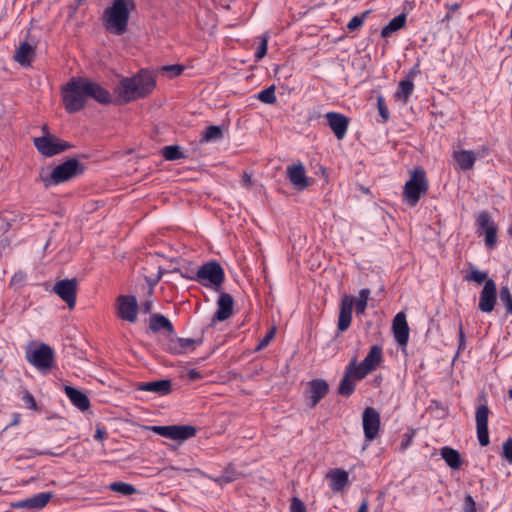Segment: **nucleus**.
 Returning <instances> with one entry per match:
<instances>
[{
  "instance_id": "f257e3e1",
  "label": "nucleus",
  "mask_w": 512,
  "mask_h": 512,
  "mask_svg": "<svg viewBox=\"0 0 512 512\" xmlns=\"http://www.w3.org/2000/svg\"><path fill=\"white\" fill-rule=\"evenodd\" d=\"M156 86L153 74L146 70H140L133 77L122 78L116 87V93L124 103L149 95Z\"/></svg>"
},
{
  "instance_id": "f03ea898",
  "label": "nucleus",
  "mask_w": 512,
  "mask_h": 512,
  "mask_svg": "<svg viewBox=\"0 0 512 512\" xmlns=\"http://www.w3.org/2000/svg\"><path fill=\"white\" fill-rule=\"evenodd\" d=\"M135 9L133 0H113L112 4L104 9L102 24L105 30L116 36L125 34L128 30L130 13Z\"/></svg>"
},
{
  "instance_id": "7ed1b4c3",
  "label": "nucleus",
  "mask_w": 512,
  "mask_h": 512,
  "mask_svg": "<svg viewBox=\"0 0 512 512\" xmlns=\"http://www.w3.org/2000/svg\"><path fill=\"white\" fill-rule=\"evenodd\" d=\"M183 278L195 281L206 288L220 292L225 281V272L220 263L211 260L198 267L192 275H183Z\"/></svg>"
},
{
  "instance_id": "20e7f679",
  "label": "nucleus",
  "mask_w": 512,
  "mask_h": 512,
  "mask_svg": "<svg viewBox=\"0 0 512 512\" xmlns=\"http://www.w3.org/2000/svg\"><path fill=\"white\" fill-rule=\"evenodd\" d=\"M370 294L371 291L368 288H363L359 291L358 299L356 301L351 295H343L338 318V329L340 331L343 332L349 328L352 321L354 303L357 315H363L365 313Z\"/></svg>"
},
{
  "instance_id": "39448f33",
  "label": "nucleus",
  "mask_w": 512,
  "mask_h": 512,
  "mask_svg": "<svg viewBox=\"0 0 512 512\" xmlns=\"http://www.w3.org/2000/svg\"><path fill=\"white\" fill-rule=\"evenodd\" d=\"M87 98L84 77H72L63 87V104L66 111L70 114L82 110L86 105Z\"/></svg>"
},
{
  "instance_id": "423d86ee",
  "label": "nucleus",
  "mask_w": 512,
  "mask_h": 512,
  "mask_svg": "<svg viewBox=\"0 0 512 512\" xmlns=\"http://www.w3.org/2000/svg\"><path fill=\"white\" fill-rule=\"evenodd\" d=\"M85 166L76 158H69L57 165L49 175L41 176L45 188L68 182L84 173Z\"/></svg>"
},
{
  "instance_id": "0eeeda50",
  "label": "nucleus",
  "mask_w": 512,
  "mask_h": 512,
  "mask_svg": "<svg viewBox=\"0 0 512 512\" xmlns=\"http://www.w3.org/2000/svg\"><path fill=\"white\" fill-rule=\"evenodd\" d=\"M429 184L422 168H415L403 189L404 201L411 207L417 205L422 196L428 192Z\"/></svg>"
},
{
  "instance_id": "6e6552de",
  "label": "nucleus",
  "mask_w": 512,
  "mask_h": 512,
  "mask_svg": "<svg viewBox=\"0 0 512 512\" xmlns=\"http://www.w3.org/2000/svg\"><path fill=\"white\" fill-rule=\"evenodd\" d=\"M42 129L46 134L33 139V144L41 155L52 157L73 147L71 143L49 134L47 125H44Z\"/></svg>"
},
{
  "instance_id": "1a4fd4ad",
  "label": "nucleus",
  "mask_w": 512,
  "mask_h": 512,
  "mask_svg": "<svg viewBox=\"0 0 512 512\" xmlns=\"http://www.w3.org/2000/svg\"><path fill=\"white\" fill-rule=\"evenodd\" d=\"M149 429L162 437L181 441L194 437L197 432L191 425L151 426Z\"/></svg>"
},
{
  "instance_id": "9d476101",
  "label": "nucleus",
  "mask_w": 512,
  "mask_h": 512,
  "mask_svg": "<svg viewBox=\"0 0 512 512\" xmlns=\"http://www.w3.org/2000/svg\"><path fill=\"white\" fill-rule=\"evenodd\" d=\"M26 358L29 363L39 370H48L54 363V352L52 348L42 343L31 353H27Z\"/></svg>"
},
{
  "instance_id": "9b49d317",
  "label": "nucleus",
  "mask_w": 512,
  "mask_h": 512,
  "mask_svg": "<svg viewBox=\"0 0 512 512\" xmlns=\"http://www.w3.org/2000/svg\"><path fill=\"white\" fill-rule=\"evenodd\" d=\"M383 358L382 348L378 345H373L363 361L358 364L357 358L355 359L354 369L357 371L359 377L365 378L369 373L374 371L381 363Z\"/></svg>"
},
{
  "instance_id": "f8f14e48",
  "label": "nucleus",
  "mask_w": 512,
  "mask_h": 512,
  "mask_svg": "<svg viewBox=\"0 0 512 512\" xmlns=\"http://www.w3.org/2000/svg\"><path fill=\"white\" fill-rule=\"evenodd\" d=\"M139 305L135 296L121 295L117 300L118 317L124 321L134 323L137 320Z\"/></svg>"
},
{
  "instance_id": "ddd939ff",
  "label": "nucleus",
  "mask_w": 512,
  "mask_h": 512,
  "mask_svg": "<svg viewBox=\"0 0 512 512\" xmlns=\"http://www.w3.org/2000/svg\"><path fill=\"white\" fill-rule=\"evenodd\" d=\"M203 338H180L176 337L175 333L166 339V350L171 354L179 355L188 351H193L197 345L202 344Z\"/></svg>"
},
{
  "instance_id": "4468645a",
  "label": "nucleus",
  "mask_w": 512,
  "mask_h": 512,
  "mask_svg": "<svg viewBox=\"0 0 512 512\" xmlns=\"http://www.w3.org/2000/svg\"><path fill=\"white\" fill-rule=\"evenodd\" d=\"M77 285V280L73 278L60 280L53 287L55 294L66 302L70 309L76 304Z\"/></svg>"
},
{
  "instance_id": "2eb2a0df",
  "label": "nucleus",
  "mask_w": 512,
  "mask_h": 512,
  "mask_svg": "<svg viewBox=\"0 0 512 512\" xmlns=\"http://www.w3.org/2000/svg\"><path fill=\"white\" fill-rule=\"evenodd\" d=\"M496 301V283L493 279H488L480 292L478 309L483 313H490L494 310Z\"/></svg>"
},
{
  "instance_id": "dca6fc26",
  "label": "nucleus",
  "mask_w": 512,
  "mask_h": 512,
  "mask_svg": "<svg viewBox=\"0 0 512 512\" xmlns=\"http://www.w3.org/2000/svg\"><path fill=\"white\" fill-rule=\"evenodd\" d=\"M489 409L486 404H481L475 412L477 437L481 446H487L490 442L488 431Z\"/></svg>"
},
{
  "instance_id": "f3484780",
  "label": "nucleus",
  "mask_w": 512,
  "mask_h": 512,
  "mask_svg": "<svg viewBox=\"0 0 512 512\" xmlns=\"http://www.w3.org/2000/svg\"><path fill=\"white\" fill-rule=\"evenodd\" d=\"M488 153L489 150L485 146H483L481 150L477 152L472 150H460L454 152V160L456 161L460 170L467 171L474 167L477 158H482L488 155Z\"/></svg>"
},
{
  "instance_id": "a211bd4d",
  "label": "nucleus",
  "mask_w": 512,
  "mask_h": 512,
  "mask_svg": "<svg viewBox=\"0 0 512 512\" xmlns=\"http://www.w3.org/2000/svg\"><path fill=\"white\" fill-rule=\"evenodd\" d=\"M365 439L372 441L376 438L380 427V415L373 407H367L362 415Z\"/></svg>"
},
{
  "instance_id": "6ab92c4d",
  "label": "nucleus",
  "mask_w": 512,
  "mask_h": 512,
  "mask_svg": "<svg viewBox=\"0 0 512 512\" xmlns=\"http://www.w3.org/2000/svg\"><path fill=\"white\" fill-rule=\"evenodd\" d=\"M409 326L404 312L396 314L392 321V332L399 346H406L409 340Z\"/></svg>"
},
{
  "instance_id": "aec40b11",
  "label": "nucleus",
  "mask_w": 512,
  "mask_h": 512,
  "mask_svg": "<svg viewBox=\"0 0 512 512\" xmlns=\"http://www.w3.org/2000/svg\"><path fill=\"white\" fill-rule=\"evenodd\" d=\"M287 177L291 184L299 191L311 185V179L306 176L303 164H293L287 167Z\"/></svg>"
},
{
  "instance_id": "412c9836",
  "label": "nucleus",
  "mask_w": 512,
  "mask_h": 512,
  "mask_svg": "<svg viewBox=\"0 0 512 512\" xmlns=\"http://www.w3.org/2000/svg\"><path fill=\"white\" fill-rule=\"evenodd\" d=\"M325 118L327 119L328 126L333 131L335 137L338 140H342L348 130L349 118L338 112H328L326 113Z\"/></svg>"
},
{
  "instance_id": "4be33fe9",
  "label": "nucleus",
  "mask_w": 512,
  "mask_h": 512,
  "mask_svg": "<svg viewBox=\"0 0 512 512\" xmlns=\"http://www.w3.org/2000/svg\"><path fill=\"white\" fill-rule=\"evenodd\" d=\"M53 498L52 492H41L13 504L14 508H25L32 511H38L44 508Z\"/></svg>"
},
{
  "instance_id": "5701e85b",
  "label": "nucleus",
  "mask_w": 512,
  "mask_h": 512,
  "mask_svg": "<svg viewBox=\"0 0 512 512\" xmlns=\"http://www.w3.org/2000/svg\"><path fill=\"white\" fill-rule=\"evenodd\" d=\"M355 359H352L346 367L345 374L340 381L338 387V394L344 397H349L355 390V383L352 378L356 380H362L363 377H359L357 371L354 369Z\"/></svg>"
},
{
  "instance_id": "b1692460",
  "label": "nucleus",
  "mask_w": 512,
  "mask_h": 512,
  "mask_svg": "<svg viewBox=\"0 0 512 512\" xmlns=\"http://www.w3.org/2000/svg\"><path fill=\"white\" fill-rule=\"evenodd\" d=\"M219 293L217 311L212 318V325L217 321L222 322L227 320L233 314V297L225 292L220 291Z\"/></svg>"
},
{
  "instance_id": "393cba45",
  "label": "nucleus",
  "mask_w": 512,
  "mask_h": 512,
  "mask_svg": "<svg viewBox=\"0 0 512 512\" xmlns=\"http://www.w3.org/2000/svg\"><path fill=\"white\" fill-rule=\"evenodd\" d=\"M137 390L154 393L159 396H165L171 393L172 382L170 379H160L151 382H141L138 384Z\"/></svg>"
},
{
  "instance_id": "a878e982",
  "label": "nucleus",
  "mask_w": 512,
  "mask_h": 512,
  "mask_svg": "<svg viewBox=\"0 0 512 512\" xmlns=\"http://www.w3.org/2000/svg\"><path fill=\"white\" fill-rule=\"evenodd\" d=\"M311 408H314L329 391L328 383L323 379H313L308 383Z\"/></svg>"
},
{
  "instance_id": "bb28decb",
  "label": "nucleus",
  "mask_w": 512,
  "mask_h": 512,
  "mask_svg": "<svg viewBox=\"0 0 512 512\" xmlns=\"http://www.w3.org/2000/svg\"><path fill=\"white\" fill-rule=\"evenodd\" d=\"M85 92L88 98H92L100 104H110L111 95L101 85L85 78Z\"/></svg>"
},
{
  "instance_id": "cd10ccee",
  "label": "nucleus",
  "mask_w": 512,
  "mask_h": 512,
  "mask_svg": "<svg viewBox=\"0 0 512 512\" xmlns=\"http://www.w3.org/2000/svg\"><path fill=\"white\" fill-rule=\"evenodd\" d=\"M35 53V46L29 44L27 41H23L16 49L13 59L22 67L26 68L31 66V62L35 57Z\"/></svg>"
},
{
  "instance_id": "c85d7f7f",
  "label": "nucleus",
  "mask_w": 512,
  "mask_h": 512,
  "mask_svg": "<svg viewBox=\"0 0 512 512\" xmlns=\"http://www.w3.org/2000/svg\"><path fill=\"white\" fill-rule=\"evenodd\" d=\"M64 391L71 403L80 411L84 412L90 408V401L84 392L72 386H65Z\"/></svg>"
},
{
  "instance_id": "c756f323",
  "label": "nucleus",
  "mask_w": 512,
  "mask_h": 512,
  "mask_svg": "<svg viewBox=\"0 0 512 512\" xmlns=\"http://www.w3.org/2000/svg\"><path fill=\"white\" fill-rule=\"evenodd\" d=\"M326 477L330 479L329 486L334 492L342 491L349 483L348 472L340 468L330 470Z\"/></svg>"
},
{
  "instance_id": "7c9ffc66",
  "label": "nucleus",
  "mask_w": 512,
  "mask_h": 512,
  "mask_svg": "<svg viewBox=\"0 0 512 512\" xmlns=\"http://www.w3.org/2000/svg\"><path fill=\"white\" fill-rule=\"evenodd\" d=\"M149 328L154 333L165 330L168 333V337L173 335L175 332L172 322L167 317L159 313H155L150 316Z\"/></svg>"
},
{
  "instance_id": "2f4dec72",
  "label": "nucleus",
  "mask_w": 512,
  "mask_h": 512,
  "mask_svg": "<svg viewBox=\"0 0 512 512\" xmlns=\"http://www.w3.org/2000/svg\"><path fill=\"white\" fill-rule=\"evenodd\" d=\"M202 475L204 477L212 480L213 482H215L219 486H224L226 484L232 483V482L236 481L237 479H239L242 476V474L239 471H237V469L234 467L233 464H229L223 470V473L220 476L213 477V476L208 475L206 473H202Z\"/></svg>"
},
{
  "instance_id": "473e14b6",
  "label": "nucleus",
  "mask_w": 512,
  "mask_h": 512,
  "mask_svg": "<svg viewBox=\"0 0 512 512\" xmlns=\"http://www.w3.org/2000/svg\"><path fill=\"white\" fill-rule=\"evenodd\" d=\"M440 455L446 464L454 470H458L462 466V459L460 453L449 446H444L440 449Z\"/></svg>"
},
{
  "instance_id": "72a5a7b5",
  "label": "nucleus",
  "mask_w": 512,
  "mask_h": 512,
  "mask_svg": "<svg viewBox=\"0 0 512 512\" xmlns=\"http://www.w3.org/2000/svg\"><path fill=\"white\" fill-rule=\"evenodd\" d=\"M414 83L412 79H404L398 83L397 91L395 92V97L398 100H401L404 104H406L413 93Z\"/></svg>"
},
{
  "instance_id": "f704fd0d",
  "label": "nucleus",
  "mask_w": 512,
  "mask_h": 512,
  "mask_svg": "<svg viewBox=\"0 0 512 512\" xmlns=\"http://www.w3.org/2000/svg\"><path fill=\"white\" fill-rule=\"evenodd\" d=\"M406 15L404 13L399 14L394 17L381 31V36L383 38L389 37L392 33L400 30L405 26L406 23Z\"/></svg>"
},
{
  "instance_id": "c9c22d12",
  "label": "nucleus",
  "mask_w": 512,
  "mask_h": 512,
  "mask_svg": "<svg viewBox=\"0 0 512 512\" xmlns=\"http://www.w3.org/2000/svg\"><path fill=\"white\" fill-rule=\"evenodd\" d=\"M223 138V131L221 127L211 125L205 129L202 134L201 142H215Z\"/></svg>"
},
{
  "instance_id": "e433bc0d",
  "label": "nucleus",
  "mask_w": 512,
  "mask_h": 512,
  "mask_svg": "<svg viewBox=\"0 0 512 512\" xmlns=\"http://www.w3.org/2000/svg\"><path fill=\"white\" fill-rule=\"evenodd\" d=\"M108 488L113 492H116V493H119V494H122L125 496H130L137 492V489L132 484L120 482V481L111 483L108 486Z\"/></svg>"
},
{
  "instance_id": "4c0bfd02",
  "label": "nucleus",
  "mask_w": 512,
  "mask_h": 512,
  "mask_svg": "<svg viewBox=\"0 0 512 512\" xmlns=\"http://www.w3.org/2000/svg\"><path fill=\"white\" fill-rule=\"evenodd\" d=\"M476 224L478 226L477 232L479 234L486 232L490 226H496L487 211H482L478 214Z\"/></svg>"
},
{
  "instance_id": "58836bf2",
  "label": "nucleus",
  "mask_w": 512,
  "mask_h": 512,
  "mask_svg": "<svg viewBox=\"0 0 512 512\" xmlns=\"http://www.w3.org/2000/svg\"><path fill=\"white\" fill-rule=\"evenodd\" d=\"M161 154L166 160L169 161L178 160L184 157V154L178 145L164 146L161 150Z\"/></svg>"
},
{
  "instance_id": "ea45409f",
  "label": "nucleus",
  "mask_w": 512,
  "mask_h": 512,
  "mask_svg": "<svg viewBox=\"0 0 512 512\" xmlns=\"http://www.w3.org/2000/svg\"><path fill=\"white\" fill-rule=\"evenodd\" d=\"M500 302L506 308V314L512 315V295L508 286H502L499 291Z\"/></svg>"
},
{
  "instance_id": "a19ab883",
  "label": "nucleus",
  "mask_w": 512,
  "mask_h": 512,
  "mask_svg": "<svg viewBox=\"0 0 512 512\" xmlns=\"http://www.w3.org/2000/svg\"><path fill=\"white\" fill-rule=\"evenodd\" d=\"M257 99L265 104H274L277 101L275 95V85H271L257 94Z\"/></svg>"
},
{
  "instance_id": "79ce46f5",
  "label": "nucleus",
  "mask_w": 512,
  "mask_h": 512,
  "mask_svg": "<svg viewBox=\"0 0 512 512\" xmlns=\"http://www.w3.org/2000/svg\"><path fill=\"white\" fill-rule=\"evenodd\" d=\"M369 14H370V10H366L363 13L352 17L351 20L347 24V29L349 31H355V30L359 29L363 25L365 19L367 18V16Z\"/></svg>"
},
{
  "instance_id": "37998d69",
  "label": "nucleus",
  "mask_w": 512,
  "mask_h": 512,
  "mask_svg": "<svg viewBox=\"0 0 512 512\" xmlns=\"http://www.w3.org/2000/svg\"><path fill=\"white\" fill-rule=\"evenodd\" d=\"M466 281H474L477 284H482L489 279L488 274L484 271H479L477 269H472L471 272L464 277Z\"/></svg>"
},
{
  "instance_id": "c03bdc74",
  "label": "nucleus",
  "mask_w": 512,
  "mask_h": 512,
  "mask_svg": "<svg viewBox=\"0 0 512 512\" xmlns=\"http://www.w3.org/2000/svg\"><path fill=\"white\" fill-rule=\"evenodd\" d=\"M163 74H167L170 78L177 77L184 71V66L180 64L166 65L161 68Z\"/></svg>"
},
{
  "instance_id": "a18cd8bd",
  "label": "nucleus",
  "mask_w": 512,
  "mask_h": 512,
  "mask_svg": "<svg viewBox=\"0 0 512 512\" xmlns=\"http://www.w3.org/2000/svg\"><path fill=\"white\" fill-rule=\"evenodd\" d=\"M485 233V244L489 249H493L497 241V226H490Z\"/></svg>"
},
{
  "instance_id": "49530a36",
  "label": "nucleus",
  "mask_w": 512,
  "mask_h": 512,
  "mask_svg": "<svg viewBox=\"0 0 512 512\" xmlns=\"http://www.w3.org/2000/svg\"><path fill=\"white\" fill-rule=\"evenodd\" d=\"M377 108H378L380 116L383 119V122H387L390 117V113H389L388 107L386 105V102H385V99L383 96H378Z\"/></svg>"
},
{
  "instance_id": "de8ad7c7",
  "label": "nucleus",
  "mask_w": 512,
  "mask_h": 512,
  "mask_svg": "<svg viewBox=\"0 0 512 512\" xmlns=\"http://www.w3.org/2000/svg\"><path fill=\"white\" fill-rule=\"evenodd\" d=\"M275 334H276V327L273 326L267 331V333L263 337V339L260 340V342L258 343V345L256 347V350L259 351V350L264 349L266 346H268L270 341L275 337Z\"/></svg>"
},
{
  "instance_id": "09e8293b",
  "label": "nucleus",
  "mask_w": 512,
  "mask_h": 512,
  "mask_svg": "<svg viewBox=\"0 0 512 512\" xmlns=\"http://www.w3.org/2000/svg\"><path fill=\"white\" fill-rule=\"evenodd\" d=\"M268 49V38L266 36H263L261 39V42L257 48V51L255 53L256 61L261 60L266 54Z\"/></svg>"
},
{
  "instance_id": "8fccbe9b",
  "label": "nucleus",
  "mask_w": 512,
  "mask_h": 512,
  "mask_svg": "<svg viewBox=\"0 0 512 512\" xmlns=\"http://www.w3.org/2000/svg\"><path fill=\"white\" fill-rule=\"evenodd\" d=\"M502 457L512 464V438H508L503 443Z\"/></svg>"
},
{
  "instance_id": "3c124183",
  "label": "nucleus",
  "mask_w": 512,
  "mask_h": 512,
  "mask_svg": "<svg viewBox=\"0 0 512 512\" xmlns=\"http://www.w3.org/2000/svg\"><path fill=\"white\" fill-rule=\"evenodd\" d=\"M290 512H307V510L301 499L293 497L291 499Z\"/></svg>"
},
{
  "instance_id": "603ef678",
  "label": "nucleus",
  "mask_w": 512,
  "mask_h": 512,
  "mask_svg": "<svg viewBox=\"0 0 512 512\" xmlns=\"http://www.w3.org/2000/svg\"><path fill=\"white\" fill-rule=\"evenodd\" d=\"M463 512H477L476 503L473 497L467 494L464 498Z\"/></svg>"
},
{
  "instance_id": "864d4df0",
  "label": "nucleus",
  "mask_w": 512,
  "mask_h": 512,
  "mask_svg": "<svg viewBox=\"0 0 512 512\" xmlns=\"http://www.w3.org/2000/svg\"><path fill=\"white\" fill-rule=\"evenodd\" d=\"M22 400L27 405L28 408L35 410V411L38 410V405L36 403V400L30 392L25 391L24 395L22 397Z\"/></svg>"
},
{
  "instance_id": "5fc2aeb1",
  "label": "nucleus",
  "mask_w": 512,
  "mask_h": 512,
  "mask_svg": "<svg viewBox=\"0 0 512 512\" xmlns=\"http://www.w3.org/2000/svg\"><path fill=\"white\" fill-rule=\"evenodd\" d=\"M458 336H459L458 349L461 350V349H464L465 345H466L465 334H464L463 325L461 322L459 323Z\"/></svg>"
},
{
  "instance_id": "6e6d98bb",
  "label": "nucleus",
  "mask_w": 512,
  "mask_h": 512,
  "mask_svg": "<svg viewBox=\"0 0 512 512\" xmlns=\"http://www.w3.org/2000/svg\"><path fill=\"white\" fill-rule=\"evenodd\" d=\"M106 437H107V432H106L105 428L97 426L95 435H94V439L101 441Z\"/></svg>"
},
{
  "instance_id": "4d7b16f0",
  "label": "nucleus",
  "mask_w": 512,
  "mask_h": 512,
  "mask_svg": "<svg viewBox=\"0 0 512 512\" xmlns=\"http://www.w3.org/2000/svg\"><path fill=\"white\" fill-rule=\"evenodd\" d=\"M153 303L152 300L148 299L141 303L140 308L144 314H148L152 311Z\"/></svg>"
},
{
  "instance_id": "13d9d810",
  "label": "nucleus",
  "mask_w": 512,
  "mask_h": 512,
  "mask_svg": "<svg viewBox=\"0 0 512 512\" xmlns=\"http://www.w3.org/2000/svg\"><path fill=\"white\" fill-rule=\"evenodd\" d=\"M188 379L191 381L198 380L202 377L201 373L195 369H191L188 371Z\"/></svg>"
},
{
  "instance_id": "bf43d9fd",
  "label": "nucleus",
  "mask_w": 512,
  "mask_h": 512,
  "mask_svg": "<svg viewBox=\"0 0 512 512\" xmlns=\"http://www.w3.org/2000/svg\"><path fill=\"white\" fill-rule=\"evenodd\" d=\"M37 455H49V456H61L63 454V452H53V451H49V450H44V451H38L36 452Z\"/></svg>"
},
{
  "instance_id": "052dcab7",
  "label": "nucleus",
  "mask_w": 512,
  "mask_h": 512,
  "mask_svg": "<svg viewBox=\"0 0 512 512\" xmlns=\"http://www.w3.org/2000/svg\"><path fill=\"white\" fill-rule=\"evenodd\" d=\"M419 73H420V71H419V70H417V68H416V67H414L413 69H411V70H410V72L408 73V75H407V78H406V79H412V80H413V78H414L417 74H419Z\"/></svg>"
},
{
  "instance_id": "680f3d73",
  "label": "nucleus",
  "mask_w": 512,
  "mask_h": 512,
  "mask_svg": "<svg viewBox=\"0 0 512 512\" xmlns=\"http://www.w3.org/2000/svg\"><path fill=\"white\" fill-rule=\"evenodd\" d=\"M357 512H368V502L364 500L358 508Z\"/></svg>"
},
{
  "instance_id": "e2e57ef3",
  "label": "nucleus",
  "mask_w": 512,
  "mask_h": 512,
  "mask_svg": "<svg viewBox=\"0 0 512 512\" xmlns=\"http://www.w3.org/2000/svg\"><path fill=\"white\" fill-rule=\"evenodd\" d=\"M24 280V275L22 273H19V274H15L12 278V282L13 283H16L17 281H23Z\"/></svg>"
},
{
  "instance_id": "0e129e2a",
  "label": "nucleus",
  "mask_w": 512,
  "mask_h": 512,
  "mask_svg": "<svg viewBox=\"0 0 512 512\" xmlns=\"http://www.w3.org/2000/svg\"><path fill=\"white\" fill-rule=\"evenodd\" d=\"M243 180L246 184H250L251 183V177L247 174H244L243 176Z\"/></svg>"
},
{
  "instance_id": "69168bd1",
  "label": "nucleus",
  "mask_w": 512,
  "mask_h": 512,
  "mask_svg": "<svg viewBox=\"0 0 512 512\" xmlns=\"http://www.w3.org/2000/svg\"><path fill=\"white\" fill-rule=\"evenodd\" d=\"M18 422H19V415H15V418H14L13 422L11 423V425H16V424H18Z\"/></svg>"
},
{
  "instance_id": "338daca9",
  "label": "nucleus",
  "mask_w": 512,
  "mask_h": 512,
  "mask_svg": "<svg viewBox=\"0 0 512 512\" xmlns=\"http://www.w3.org/2000/svg\"><path fill=\"white\" fill-rule=\"evenodd\" d=\"M508 234L512 236V225L508 228Z\"/></svg>"
},
{
  "instance_id": "774afa93",
  "label": "nucleus",
  "mask_w": 512,
  "mask_h": 512,
  "mask_svg": "<svg viewBox=\"0 0 512 512\" xmlns=\"http://www.w3.org/2000/svg\"><path fill=\"white\" fill-rule=\"evenodd\" d=\"M509 397L512 399V388L509 390Z\"/></svg>"
}]
</instances>
